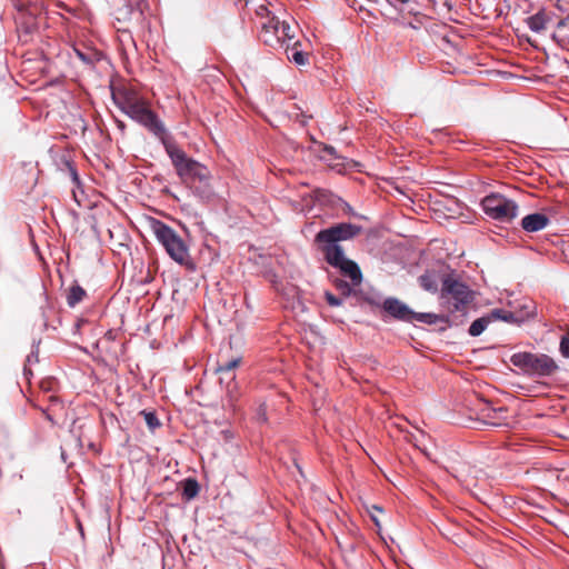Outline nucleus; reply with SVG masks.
<instances>
[{"label": "nucleus", "instance_id": "obj_1", "mask_svg": "<svg viewBox=\"0 0 569 569\" xmlns=\"http://www.w3.org/2000/svg\"><path fill=\"white\" fill-rule=\"evenodd\" d=\"M164 150L182 183L201 201L210 200L213 191L210 186L211 173L209 169L188 157L174 140L167 142Z\"/></svg>", "mask_w": 569, "mask_h": 569}, {"label": "nucleus", "instance_id": "obj_2", "mask_svg": "<svg viewBox=\"0 0 569 569\" xmlns=\"http://www.w3.org/2000/svg\"><path fill=\"white\" fill-rule=\"evenodd\" d=\"M151 230L156 239L162 244L168 256L174 262L189 271L196 270V264L190 256L188 244L171 227L160 220L153 219L151 221Z\"/></svg>", "mask_w": 569, "mask_h": 569}, {"label": "nucleus", "instance_id": "obj_3", "mask_svg": "<svg viewBox=\"0 0 569 569\" xmlns=\"http://www.w3.org/2000/svg\"><path fill=\"white\" fill-rule=\"evenodd\" d=\"M507 409L495 408L476 392L465 393V428L478 429L481 425L498 426L505 419Z\"/></svg>", "mask_w": 569, "mask_h": 569}, {"label": "nucleus", "instance_id": "obj_4", "mask_svg": "<svg viewBox=\"0 0 569 569\" xmlns=\"http://www.w3.org/2000/svg\"><path fill=\"white\" fill-rule=\"evenodd\" d=\"M510 362L525 375L537 378L551 377L559 369L555 359L546 353L521 351L513 353Z\"/></svg>", "mask_w": 569, "mask_h": 569}, {"label": "nucleus", "instance_id": "obj_5", "mask_svg": "<svg viewBox=\"0 0 569 569\" xmlns=\"http://www.w3.org/2000/svg\"><path fill=\"white\" fill-rule=\"evenodd\" d=\"M362 228L360 226L349 222H341L331 226L327 229L320 230L316 234L315 241L316 243L319 244L322 253L328 254V252L333 247H341L340 244H338L339 241L353 239L355 237L360 234Z\"/></svg>", "mask_w": 569, "mask_h": 569}, {"label": "nucleus", "instance_id": "obj_6", "mask_svg": "<svg viewBox=\"0 0 569 569\" xmlns=\"http://www.w3.org/2000/svg\"><path fill=\"white\" fill-rule=\"evenodd\" d=\"M531 316V311L513 312L507 309L496 308L489 313L476 319L469 327L468 332L472 337L480 336L486 328L495 321H505L512 325H521Z\"/></svg>", "mask_w": 569, "mask_h": 569}, {"label": "nucleus", "instance_id": "obj_7", "mask_svg": "<svg viewBox=\"0 0 569 569\" xmlns=\"http://www.w3.org/2000/svg\"><path fill=\"white\" fill-rule=\"evenodd\" d=\"M483 211L500 222H511L518 216V204L501 194H490L481 200Z\"/></svg>", "mask_w": 569, "mask_h": 569}, {"label": "nucleus", "instance_id": "obj_8", "mask_svg": "<svg viewBox=\"0 0 569 569\" xmlns=\"http://www.w3.org/2000/svg\"><path fill=\"white\" fill-rule=\"evenodd\" d=\"M326 261L338 269L341 276L348 278L352 286L362 282V272L358 263L345 256L342 247H333L328 254H323Z\"/></svg>", "mask_w": 569, "mask_h": 569}, {"label": "nucleus", "instance_id": "obj_9", "mask_svg": "<svg viewBox=\"0 0 569 569\" xmlns=\"http://www.w3.org/2000/svg\"><path fill=\"white\" fill-rule=\"evenodd\" d=\"M440 300L449 312L458 311L462 306V282L455 274L442 279Z\"/></svg>", "mask_w": 569, "mask_h": 569}, {"label": "nucleus", "instance_id": "obj_10", "mask_svg": "<svg viewBox=\"0 0 569 569\" xmlns=\"http://www.w3.org/2000/svg\"><path fill=\"white\" fill-rule=\"evenodd\" d=\"M139 124L144 127L149 132H151L154 137H157L163 148H166L167 142H172L174 139L168 133L164 123L160 120L156 112H153L150 108L143 113V116L138 121Z\"/></svg>", "mask_w": 569, "mask_h": 569}, {"label": "nucleus", "instance_id": "obj_11", "mask_svg": "<svg viewBox=\"0 0 569 569\" xmlns=\"http://www.w3.org/2000/svg\"><path fill=\"white\" fill-rule=\"evenodd\" d=\"M139 124L144 127L149 132H151L154 137H157L163 148H166L167 142H172L174 139L168 133L164 123L160 120L156 112H153L150 108L143 113V116L138 121Z\"/></svg>", "mask_w": 569, "mask_h": 569}, {"label": "nucleus", "instance_id": "obj_12", "mask_svg": "<svg viewBox=\"0 0 569 569\" xmlns=\"http://www.w3.org/2000/svg\"><path fill=\"white\" fill-rule=\"evenodd\" d=\"M260 10L267 13V21L261 23L260 39L270 48L280 47V20L276 17H269V11L266 7H260Z\"/></svg>", "mask_w": 569, "mask_h": 569}, {"label": "nucleus", "instance_id": "obj_13", "mask_svg": "<svg viewBox=\"0 0 569 569\" xmlns=\"http://www.w3.org/2000/svg\"><path fill=\"white\" fill-rule=\"evenodd\" d=\"M111 97L114 104L122 111L126 112L130 107L136 104L142 98H139L137 92L128 87L112 88Z\"/></svg>", "mask_w": 569, "mask_h": 569}, {"label": "nucleus", "instance_id": "obj_14", "mask_svg": "<svg viewBox=\"0 0 569 569\" xmlns=\"http://www.w3.org/2000/svg\"><path fill=\"white\" fill-rule=\"evenodd\" d=\"M382 309L398 320L412 322L413 311L397 298H387Z\"/></svg>", "mask_w": 569, "mask_h": 569}, {"label": "nucleus", "instance_id": "obj_15", "mask_svg": "<svg viewBox=\"0 0 569 569\" xmlns=\"http://www.w3.org/2000/svg\"><path fill=\"white\" fill-rule=\"evenodd\" d=\"M240 362H241V358L240 357L233 358L231 360L219 362V365H218V367L216 369L217 372L222 375V377H220V381L221 382L224 379H227L229 381V385L227 387V391H228V393H229V396L231 398L234 397V395H233L234 388L230 387V382H232L234 380L233 370L240 365Z\"/></svg>", "mask_w": 569, "mask_h": 569}, {"label": "nucleus", "instance_id": "obj_16", "mask_svg": "<svg viewBox=\"0 0 569 569\" xmlns=\"http://www.w3.org/2000/svg\"><path fill=\"white\" fill-rule=\"evenodd\" d=\"M549 218L540 212L530 213L522 218L521 227L526 232H537L549 224Z\"/></svg>", "mask_w": 569, "mask_h": 569}, {"label": "nucleus", "instance_id": "obj_17", "mask_svg": "<svg viewBox=\"0 0 569 569\" xmlns=\"http://www.w3.org/2000/svg\"><path fill=\"white\" fill-rule=\"evenodd\" d=\"M552 12L547 10H540L528 18V27L533 32H541L547 29L549 23L552 22Z\"/></svg>", "mask_w": 569, "mask_h": 569}, {"label": "nucleus", "instance_id": "obj_18", "mask_svg": "<svg viewBox=\"0 0 569 569\" xmlns=\"http://www.w3.org/2000/svg\"><path fill=\"white\" fill-rule=\"evenodd\" d=\"M489 301L482 297L477 290L470 289L465 283V315L469 310H477L481 307L488 306Z\"/></svg>", "mask_w": 569, "mask_h": 569}, {"label": "nucleus", "instance_id": "obj_19", "mask_svg": "<svg viewBox=\"0 0 569 569\" xmlns=\"http://www.w3.org/2000/svg\"><path fill=\"white\" fill-rule=\"evenodd\" d=\"M552 39L559 47L569 50V14L557 22Z\"/></svg>", "mask_w": 569, "mask_h": 569}, {"label": "nucleus", "instance_id": "obj_20", "mask_svg": "<svg viewBox=\"0 0 569 569\" xmlns=\"http://www.w3.org/2000/svg\"><path fill=\"white\" fill-rule=\"evenodd\" d=\"M462 36L458 30H452L450 33L445 34L441 38V49L446 54H459L460 53V43Z\"/></svg>", "mask_w": 569, "mask_h": 569}, {"label": "nucleus", "instance_id": "obj_21", "mask_svg": "<svg viewBox=\"0 0 569 569\" xmlns=\"http://www.w3.org/2000/svg\"><path fill=\"white\" fill-rule=\"evenodd\" d=\"M286 53L290 61H293L297 66H305L309 62L308 53L301 49L300 41H296L292 44L287 43Z\"/></svg>", "mask_w": 569, "mask_h": 569}, {"label": "nucleus", "instance_id": "obj_22", "mask_svg": "<svg viewBox=\"0 0 569 569\" xmlns=\"http://www.w3.org/2000/svg\"><path fill=\"white\" fill-rule=\"evenodd\" d=\"M149 104L144 99L139 100L136 104L130 107L124 113L131 118L133 121L138 122L139 119L146 113L149 109Z\"/></svg>", "mask_w": 569, "mask_h": 569}, {"label": "nucleus", "instance_id": "obj_23", "mask_svg": "<svg viewBox=\"0 0 569 569\" xmlns=\"http://www.w3.org/2000/svg\"><path fill=\"white\" fill-rule=\"evenodd\" d=\"M86 296V291L79 284H74L69 289L68 296H67V302L69 307H74L77 303L82 301V299Z\"/></svg>", "mask_w": 569, "mask_h": 569}, {"label": "nucleus", "instance_id": "obj_24", "mask_svg": "<svg viewBox=\"0 0 569 569\" xmlns=\"http://www.w3.org/2000/svg\"><path fill=\"white\" fill-rule=\"evenodd\" d=\"M442 318L436 313L431 312H415L412 315V321H418L421 323L427 325H436L438 323Z\"/></svg>", "mask_w": 569, "mask_h": 569}, {"label": "nucleus", "instance_id": "obj_25", "mask_svg": "<svg viewBox=\"0 0 569 569\" xmlns=\"http://www.w3.org/2000/svg\"><path fill=\"white\" fill-rule=\"evenodd\" d=\"M199 493V485L197 480L188 478L183 482L182 495L187 500L193 499Z\"/></svg>", "mask_w": 569, "mask_h": 569}, {"label": "nucleus", "instance_id": "obj_26", "mask_svg": "<svg viewBox=\"0 0 569 569\" xmlns=\"http://www.w3.org/2000/svg\"><path fill=\"white\" fill-rule=\"evenodd\" d=\"M420 286L430 292H436L438 290V282L433 274L423 273L419 277Z\"/></svg>", "mask_w": 569, "mask_h": 569}, {"label": "nucleus", "instance_id": "obj_27", "mask_svg": "<svg viewBox=\"0 0 569 569\" xmlns=\"http://www.w3.org/2000/svg\"><path fill=\"white\" fill-rule=\"evenodd\" d=\"M39 361V350H38V347H36L28 356H27V359H26V363H24V367H23V375L26 378H29V376L32 375V371L30 369V366L33 365V363H38Z\"/></svg>", "mask_w": 569, "mask_h": 569}, {"label": "nucleus", "instance_id": "obj_28", "mask_svg": "<svg viewBox=\"0 0 569 569\" xmlns=\"http://www.w3.org/2000/svg\"><path fill=\"white\" fill-rule=\"evenodd\" d=\"M280 31L282 32V36H280V48H282L283 44L291 41L295 36L291 26L286 21H280Z\"/></svg>", "mask_w": 569, "mask_h": 569}, {"label": "nucleus", "instance_id": "obj_29", "mask_svg": "<svg viewBox=\"0 0 569 569\" xmlns=\"http://www.w3.org/2000/svg\"><path fill=\"white\" fill-rule=\"evenodd\" d=\"M141 415L144 418V421L150 430H156L158 427H160V421L154 412L152 411H141Z\"/></svg>", "mask_w": 569, "mask_h": 569}, {"label": "nucleus", "instance_id": "obj_30", "mask_svg": "<svg viewBox=\"0 0 569 569\" xmlns=\"http://www.w3.org/2000/svg\"><path fill=\"white\" fill-rule=\"evenodd\" d=\"M336 287H337V289H339V290L341 291V293H342L343 296H347V297H348V296H350V295H351V292H352V287H353V286L351 284V282H350V283H348V282H346V281H343V280H341V279H338V280L336 281Z\"/></svg>", "mask_w": 569, "mask_h": 569}, {"label": "nucleus", "instance_id": "obj_31", "mask_svg": "<svg viewBox=\"0 0 569 569\" xmlns=\"http://www.w3.org/2000/svg\"><path fill=\"white\" fill-rule=\"evenodd\" d=\"M443 4L447 7L449 13L448 19L456 23H460V14L457 10L453 11L452 3L449 0H446Z\"/></svg>", "mask_w": 569, "mask_h": 569}, {"label": "nucleus", "instance_id": "obj_32", "mask_svg": "<svg viewBox=\"0 0 569 569\" xmlns=\"http://www.w3.org/2000/svg\"><path fill=\"white\" fill-rule=\"evenodd\" d=\"M559 350L562 357L569 358V332L561 337Z\"/></svg>", "mask_w": 569, "mask_h": 569}, {"label": "nucleus", "instance_id": "obj_33", "mask_svg": "<svg viewBox=\"0 0 569 569\" xmlns=\"http://www.w3.org/2000/svg\"><path fill=\"white\" fill-rule=\"evenodd\" d=\"M63 163L69 172L72 182L79 184L80 180L76 167L68 160H66Z\"/></svg>", "mask_w": 569, "mask_h": 569}, {"label": "nucleus", "instance_id": "obj_34", "mask_svg": "<svg viewBox=\"0 0 569 569\" xmlns=\"http://www.w3.org/2000/svg\"><path fill=\"white\" fill-rule=\"evenodd\" d=\"M325 297H326V301L331 307H338V306H341V303H342V300L340 298L336 297L335 295H332L329 291H327L325 293Z\"/></svg>", "mask_w": 569, "mask_h": 569}, {"label": "nucleus", "instance_id": "obj_35", "mask_svg": "<svg viewBox=\"0 0 569 569\" xmlns=\"http://www.w3.org/2000/svg\"><path fill=\"white\" fill-rule=\"evenodd\" d=\"M292 117L301 123V126H306L308 122V119H310V116H306L303 112H296L292 113Z\"/></svg>", "mask_w": 569, "mask_h": 569}, {"label": "nucleus", "instance_id": "obj_36", "mask_svg": "<svg viewBox=\"0 0 569 569\" xmlns=\"http://www.w3.org/2000/svg\"><path fill=\"white\" fill-rule=\"evenodd\" d=\"M338 201H339V202H341V204H342V209H343L345 213H347V214H351V216H356V213H355L353 209H352V208H351L347 202H345V201H343L342 199H340V198L338 199Z\"/></svg>", "mask_w": 569, "mask_h": 569}, {"label": "nucleus", "instance_id": "obj_37", "mask_svg": "<svg viewBox=\"0 0 569 569\" xmlns=\"http://www.w3.org/2000/svg\"><path fill=\"white\" fill-rule=\"evenodd\" d=\"M473 562L477 567L483 568L487 566L486 560L482 556L476 555Z\"/></svg>", "mask_w": 569, "mask_h": 569}, {"label": "nucleus", "instance_id": "obj_38", "mask_svg": "<svg viewBox=\"0 0 569 569\" xmlns=\"http://www.w3.org/2000/svg\"><path fill=\"white\" fill-rule=\"evenodd\" d=\"M468 184L471 187V189H477V191H481V189L485 187L483 182L480 181H468Z\"/></svg>", "mask_w": 569, "mask_h": 569}, {"label": "nucleus", "instance_id": "obj_39", "mask_svg": "<svg viewBox=\"0 0 569 569\" xmlns=\"http://www.w3.org/2000/svg\"><path fill=\"white\" fill-rule=\"evenodd\" d=\"M77 56L79 57V59H81L84 63H91L92 61L90 60V58L88 56H86L83 52L77 50Z\"/></svg>", "mask_w": 569, "mask_h": 569}, {"label": "nucleus", "instance_id": "obj_40", "mask_svg": "<svg viewBox=\"0 0 569 569\" xmlns=\"http://www.w3.org/2000/svg\"><path fill=\"white\" fill-rule=\"evenodd\" d=\"M323 151L332 157H336V149L332 146H326Z\"/></svg>", "mask_w": 569, "mask_h": 569}, {"label": "nucleus", "instance_id": "obj_41", "mask_svg": "<svg viewBox=\"0 0 569 569\" xmlns=\"http://www.w3.org/2000/svg\"><path fill=\"white\" fill-rule=\"evenodd\" d=\"M327 196L326 191L325 190H317L316 191V199L321 201L325 199V197Z\"/></svg>", "mask_w": 569, "mask_h": 569}, {"label": "nucleus", "instance_id": "obj_42", "mask_svg": "<svg viewBox=\"0 0 569 569\" xmlns=\"http://www.w3.org/2000/svg\"><path fill=\"white\" fill-rule=\"evenodd\" d=\"M409 0H388V2L395 7L399 4H406Z\"/></svg>", "mask_w": 569, "mask_h": 569}, {"label": "nucleus", "instance_id": "obj_43", "mask_svg": "<svg viewBox=\"0 0 569 569\" xmlns=\"http://www.w3.org/2000/svg\"><path fill=\"white\" fill-rule=\"evenodd\" d=\"M117 124H118V128H119L121 131H124L126 126H124V123H123L122 121L118 120V121H117Z\"/></svg>", "mask_w": 569, "mask_h": 569}, {"label": "nucleus", "instance_id": "obj_44", "mask_svg": "<svg viewBox=\"0 0 569 569\" xmlns=\"http://www.w3.org/2000/svg\"><path fill=\"white\" fill-rule=\"evenodd\" d=\"M371 508H372V510H375V511L382 512V508H381V507H379V506L373 505Z\"/></svg>", "mask_w": 569, "mask_h": 569}, {"label": "nucleus", "instance_id": "obj_45", "mask_svg": "<svg viewBox=\"0 0 569 569\" xmlns=\"http://www.w3.org/2000/svg\"><path fill=\"white\" fill-rule=\"evenodd\" d=\"M371 519L373 520V522L376 523V526H379V520L378 518L371 513Z\"/></svg>", "mask_w": 569, "mask_h": 569}, {"label": "nucleus", "instance_id": "obj_46", "mask_svg": "<svg viewBox=\"0 0 569 569\" xmlns=\"http://www.w3.org/2000/svg\"><path fill=\"white\" fill-rule=\"evenodd\" d=\"M459 540H460V538H459V536H457V540H453V543L458 545Z\"/></svg>", "mask_w": 569, "mask_h": 569}]
</instances>
